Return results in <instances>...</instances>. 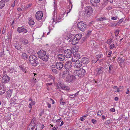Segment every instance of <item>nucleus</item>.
<instances>
[{
    "mask_svg": "<svg viewBox=\"0 0 130 130\" xmlns=\"http://www.w3.org/2000/svg\"><path fill=\"white\" fill-rule=\"evenodd\" d=\"M75 66L77 68H79L81 67L82 64V63L80 61L76 60L75 62Z\"/></svg>",
    "mask_w": 130,
    "mask_h": 130,
    "instance_id": "obj_18",
    "label": "nucleus"
},
{
    "mask_svg": "<svg viewBox=\"0 0 130 130\" xmlns=\"http://www.w3.org/2000/svg\"><path fill=\"white\" fill-rule=\"evenodd\" d=\"M75 78V76L72 75L70 76H68L66 77V81L68 82H70Z\"/></svg>",
    "mask_w": 130,
    "mask_h": 130,
    "instance_id": "obj_12",
    "label": "nucleus"
},
{
    "mask_svg": "<svg viewBox=\"0 0 130 130\" xmlns=\"http://www.w3.org/2000/svg\"><path fill=\"white\" fill-rule=\"evenodd\" d=\"M89 61L88 58L86 57H84L82 59V62L84 64H87Z\"/></svg>",
    "mask_w": 130,
    "mask_h": 130,
    "instance_id": "obj_15",
    "label": "nucleus"
},
{
    "mask_svg": "<svg viewBox=\"0 0 130 130\" xmlns=\"http://www.w3.org/2000/svg\"><path fill=\"white\" fill-rule=\"evenodd\" d=\"M21 56L25 60L27 59L28 57V56L25 53H22Z\"/></svg>",
    "mask_w": 130,
    "mask_h": 130,
    "instance_id": "obj_31",
    "label": "nucleus"
},
{
    "mask_svg": "<svg viewBox=\"0 0 130 130\" xmlns=\"http://www.w3.org/2000/svg\"><path fill=\"white\" fill-rule=\"evenodd\" d=\"M104 68L103 67L99 68L97 69V74L100 75L101 73H102L103 72Z\"/></svg>",
    "mask_w": 130,
    "mask_h": 130,
    "instance_id": "obj_20",
    "label": "nucleus"
},
{
    "mask_svg": "<svg viewBox=\"0 0 130 130\" xmlns=\"http://www.w3.org/2000/svg\"><path fill=\"white\" fill-rule=\"evenodd\" d=\"M72 54L71 50L70 49L66 50L64 52V56L67 58H69L72 57Z\"/></svg>",
    "mask_w": 130,
    "mask_h": 130,
    "instance_id": "obj_5",
    "label": "nucleus"
},
{
    "mask_svg": "<svg viewBox=\"0 0 130 130\" xmlns=\"http://www.w3.org/2000/svg\"><path fill=\"white\" fill-rule=\"evenodd\" d=\"M17 30L18 32H27V29H25L24 27L23 26L18 27L17 29Z\"/></svg>",
    "mask_w": 130,
    "mask_h": 130,
    "instance_id": "obj_13",
    "label": "nucleus"
},
{
    "mask_svg": "<svg viewBox=\"0 0 130 130\" xmlns=\"http://www.w3.org/2000/svg\"><path fill=\"white\" fill-rule=\"evenodd\" d=\"M13 90L12 89H10L6 92V94L7 97L10 98L12 94Z\"/></svg>",
    "mask_w": 130,
    "mask_h": 130,
    "instance_id": "obj_17",
    "label": "nucleus"
},
{
    "mask_svg": "<svg viewBox=\"0 0 130 130\" xmlns=\"http://www.w3.org/2000/svg\"><path fill=\"white\" fill-rule=\"evenodd\" d=\"M46 105L49 108H50L51 107V105L48 102H47Z\"/></svg>",
    "mask_w": 130,
    "mask_h": 130,
    "instance_id": "obj_49",
    "label": "nucleus"
},
{
    "mask_svg": "<svg viewBox=\"0 0 130 130\" xmlns=\"http://www.w3.org/2000/svg\"><path fill=\"white\" fill-rule=\"evenodd\" d=\"M49 58V55L48 54H46V52L45 53V54L41 58V59L43 61L47 62L48 60V59Z\"/></svg>",
    "mask_w": 130,
    "mask_h": 130,
    "instance_id": "obj_14",
    "label": "nucleus"
},
{
    "mask_svg": "<svg viewBox=\"0 0 130 130\" xmlns=\"http://www.w3.org/2000/svg\"><path fill=\"white\" fill-rule=\"evenodd\" d=\"M46 53V51L44 50H42L39 51L37 53L39 58L41 59Z\"/></svg>",
    "mask_w": 130,
    "mask_h": 130,
    "instance_id": "obj_11",
    "label": "nucleus"
},
{
    "mask_svg": "<svg viewBox=\"0 0 130 130\" xmlns=\"http://www.w3.org/2000/svg\"><path fill=\"white\" fill-rule=\"evenodd\" d=\"M106 20V18L105 17H103L102 18H100V21H103V20Z\"/></svg>",
    "mask_w": 130,
    "mask_h": 130,
    "instance_id": "obj_59",
    "label": "nucleus"
},
{
    "mask_svg": "<svg viewBox=\"0 0 130 130\" xmlns=\"http://www.w3.org/2000/svg\"><path fill=\"white\" fill-rule=\"evenodd\" d=\"M49 77H50V78L52 79L53 80V81L54 82V79H55L54 77L52 75H51V76H50Z\"/></svg>",
    "mask_w": 130,
    "mask_h": 130,
    "instance_id": "obj_57",
    "label": "nucleus"
},
{
    "mask_svg": "<svg viewBox=\"0 0 130 130\" xmlns=\"http://www.w3.org/2000/svg\"><path fill=\"white\" fill-rule=\"evenodd\" d=\"M79 41L78 40L75 38L74 37L72 40H71L72 44L73 45H76L78 43Z\"/></svg>",
    "mask_w": 130,
    "mask_h": 130,
    "instance_id": "obj_22",
    "label": "nucleus"
},
{
    "mask_svg": "<svg viewBox=\"0 0 130 130\" xmlns=\"http://www.w3.org/2000/svg\"><path fill=\"white\" fill-rule=\"evenodd\" d=\"M53 84V83H47L46 84V85L47 86H51Z\"/></svg>",
    "mask_w": 130,
    "mask_h": 130,
    "instance_id": "obj_51",
    "label": "nucleus"
},
{
    "mask_svg": "<svg viewBox=\"0 0 130 130\" xmlns=\"http://www.w3.org/2000/svg\"><path fill=\"white\" fill-rule=\"evenodd\" d=\"M29 24L31 25H33L34 24V22L33 20L31 19V18H29Z\"/></svg>",
    "mask_w": 130,
    "mask_h": 130,
    "instance_id": "obj_37",
    "label": "nucleus"
},
{
    "mask_svg": "<svg viewBox=\"0 0 130 130\" xmlns=\"http://www.w3.org/2000/svg\"><path fill=\"white\" fill-rule=\"evenodd\" d=\"M110 123V120H109L106 121L105 122V123L106 124H108Z\"/></svg>",
    "mask_w": 130,
    "mask_h": 130,
    "instance_id": "obj_48",
    "label": "nucleus"
},
{
    "mask_svg": "<svg viewBox=\"0 0 130 130\" xmlns=\"http://www.w3.org/2000/svg\"><path fill=\"white\" fill-rule=\"evenodd\" d=\"M118 18V17L117 16H116L115 17H112L111 18V19L112 20H116L117 18Z\"/></svg>",
    "mask_w": 130,
    "mask_h": 130,
    "instance_id": "obj_50",
    "label": "nucleus"
},
{
    "mask_svg": "<svg viewBox=\"0 0 130 130\" xmlns=\"http://www.w3.org/2000/svg\"><path fill=\"white\" fill-rule=\"evenodd\" d=\"M66 36L68 37V38H69L70 40L71 39H72H72L74 37V36L72 34H71L70 33L68 34Z\"/></svg>",
    "mask_w": 130,
    "mask_h": 130,
    "instance_id": "obj_33",
    "label": "nucleus"
},
{
    "mask_svg": "<svg viewBox=\"0 0 130 130\" xmlns=\"http://www.w3.org/2000/svg\"><path fill=\"white\" fill-rule=\"evenodd\" d=\"M52 71L54 73L56 74L58 73V71L55 69H52Z\"/></svg>",
    "mask_w": 130,
    "mask_h": 130,
    "instance_id": "obj_42",
    "label": "nucleus"
},
{
    "mask_svg": "<svg viewBox=\"0 0 130 130\" xmlns=\"http://www.w3.org/2000/svg\"><path fill=\"white\" fill-rule=\"evenodd\" d=\"M86 116H83L80 119V120L81 121H83L85 119L86 117Z\"/></svg>",
    "mask_w": 130,
    "mask_h": 130,
    "instance_id": "obj_44",
    "label": "nucleus"
},
{
    "mask_svg": "<svg viewBox=\"0 0 130 130\" xmlns=\"http://www.w3.org/2000/svg\"><path fill=\"white\" fill-rule=\"evenodd\" d=\"M57 56L58 59L61 61H63L65 59V57L62 54H58Z\"/></svg>",
    "mask_w": 130,
    "mask_h": 130,
    "instance_id": "obj_19",
    "label": "nucleus"
},
{
    "mask_svg": "<svg viewBox=\"0 0 130 130\" xmlns=\"http://www.w3.org/2000/svg\"><path fill=\"white\" fill-rule=\"evenodd\" d=\"M113 68V67L111 65H110L109 66V73H111V71Z\"/></svg>",
    "mask_w": 130,
    "mask_h": 130,
    "instance_id": "obj_43",
    "label": "nucleus"
},
{
    "mask_svg": "<svg viewBox=\"0 0 130 130\" xmlns=\"http://www.w3.org/2000/svg\"><path fill=\"white\" fill-rule=\"evenodd\" d=\"M80 58V55L78 54L75 53L71 59V61L73 62H74L76 60H77Z\"/></svg>",
    "mask_w": 130,
    "mask_h": 130,
    "instance_id": "obj_7",
    "label": "nucleus"
},
{
    "mask_svg": "<svg viewBox=\"0 0 130 130\" xmlns=\"http://www.w3.org/2000/svg\"><path fill=\"white\" fill-rule=\"evenodd\" d=\"M79 92V91H77L76 93L73 94L74 95V97H75L76 96H77L78 95Z\"/></svg>",
    "mask_w": 130,
    "mask_h": 130,
    "instance_id": "obj_56",
    "label": "nucleus"
},
{
    "mask_svg": "<svg viewBox=\"0 0 130 130\" xmlns=\"http://www.w3.org/2000/svg\"><path fill=\"white\" fill-rule=\"evenodd\" d=\"M69 96L70 97V98H74L75 97L73 94H70L69 95Z\"/></svg>",
    "mask_w": 130,
    "mask_h": 130,
    "instance_id": "obj_63",
    "label": "nucleus"
},
{
    "mask_svg": "<svg viewBox=\"0 0 130 130\" xmlns=\"http://www.w3.org/2000/svg\"><path fill=\"white\" fill-rule=\"evenodd\" d=\"M66 39L68 41V42H71V40L69 39V38H68V37L67 36H66Z\"/></svg>",
    "mask_w": 130,
    "mask_h": 130,
    "instance_id": "obj_53",
    "label": "nucleus"
},
{
    "mask_svg": "<svg viewBox=\"0 0 130 130\" xmlns=\"http://www.w3.org/2000/svg\"><path fill=\"white\" fill-rule=\"evenodd\" d=\"M91 33H87V34L86 35V37L87 38V37H89L90 36V35H91Z\"/></svg>",
    "mask_w": 130,
    "mask_h": 130,
    "instance_id": "obj_55",
    "label": "nucleus"
},
{
    "mask_svg": "<svg viewBox=\"0 0 130 130\" xmlns=\"http://www.w3.org/2000/svg\"><path fill=\"white\" fill-rule=\"evenodd\" d=\"M77 26L80 30L82 32H84L87 29L88 25L86 23H83L82 21L78 22Z\"/></svg>",
    "mask_w": 130,
    "mask_h": 130,
    "instance_id": "obj_3",
    "label": "nucleus"
},
{
    "mask_svg": "<svg viewBox=\"0 0 130 130\" xmlns=\"http://www.w3.org/2000/svg\"><path fill=\"white\" fill-rule=\"evenodd\" d=\"M43 16V12L41 11H38L36 14L35 17L36 19L38 21L41 20Z\"/></svg>",
    "mask_w": 130,
    "mask_h": 130,
    "instance_id": "obj_6",
    "label": "nucleus"
},
{
    "mask_svg": "<svg viewBox=\"0 0 130 130\" xmlns=\"http://www.w3.org/2000/svg\"><path fill=\"white\" fill-rule=\"evenodd\" d=\"M14 46L16 49L18 50H20L21 49L20 45L19 44H16L14 45Z\"/></svg>",
    "mask_w": 130,
    "mask_h": 130,
    "instance_id": "obj_32",
    "label": "nucleus"
},
{
    "mask_svg": "<svg viewBox=\"0 0 130 130\" xmlns=\"http://www.w3.org/2000/svg\"><path fill=\"white\" fill-rule=\"evenodd\" d=\"M22 43L24 45H26L29 43L28 40L26 39H22L21 40Z\"/></svg>",
    "mask_w": 130,
    "mask_h": 130,
    "instance_id": "obj_24",
    "label": "nucleus"
},
{
    "mask_svg": "<svg viewBox=\"0 0 130 130\" xmlns=\"http://www.w3.org/2000/svg\"><path fill=\"white\" fill-rule=\"evenodd\" d=\"M5 87L4 86L0 85V95L3 94L6 91Z\"/></svg>",
    "mask_w": 130,
    "mask_h": 130,
    "instance_id": "obj_16",
    "label": "nucleus"
},
{
    "mask_svg": "<svg viewBox=\"0 0 130 130\" xmlns=\"http://www.w3.org/2000/svg\"><path fill=\"white\" fill-rule=\"evenodd\" d=\"M112 39H110L108 40H108L107 41V43L108 44H109V43H111L112 42Z\"/></svg>",
    "mask_w": 130,
    "mask_h": 130,
    "instance_id": "obj_47",
    "label": "nucleus"
},
{
    "mask_svg": "<svg viewBox=\"0 0 130 130\" xmlns=\"http://www.w3.org/2000/svg\"><path fill=\"white\" fill-rule=\"evenodd\" d=\"M36 124L35 123V122H34V121L32 120L31 123L30 124L28 128L30 129V128L31 127H35Z\"/></svg>",
    "mask_w": 130,
    "mask_h": 130,
    "instance_id": "obj_27",
    "label": "nucleus"
},
{
    "mask_svg": "<svg viewBox=\"0 0 130 130\" xmlns=\"http://www.w3.org/2000/svg\"><path fill=\"white\" fill-rule=\"evenodd\" d=\"M60 104L61 105H64L66 103L63 100L62 97L60 99Z\"/></svg>",
    "mask_w": 130,
    "mask_h": 130,
    "instance_id": "obj_39",
    "label": "nucleus"
},
{
    "mask_svg": "<svg viewBox=\"0 0 130 130\" xmlns=\"http://www.w3.org/2000/svg\"><path fill=\"white\" fill-rule=\"evenodd\" d=\"M31 4L30 3L28 5H27L25 7H24V8L26 10L29 9L31 7Z\"/></svg>",
    "mask_w": 130,
    "mask_h": 130,
    "instance_id": "obj_40",
    "label": "nucleus"
},
{
    "mask_svg": "<svg viewBox=\"0 0 130 130\" xmlns=\"http://www.w3.org/2000/svg\"><path fill=\"white\" fill-rule=\"evenodd\" d=\"M44 113V110H42L40 112V116H41L43 115Z\"/></svg>",
    "mask_w": 130,
    "mask_h": 130,
    "instance_id": "obj_54",
    "label": "nucleus"
},
{
    "mask_svg": "<svg viewBox=\"0 0 130 130\" xmlns=\"http://www.w3.org/2000/svg\"><path fill=\"white\" fill-rule=\"evenodd\" d=\"M69 72L68 70L65 71L63 72L62 74V76L63 77H66L69 75Z\"/></svg>",
    "mask_w": 130,
    "mask_h": 130,
    "instance_id": "obj_30",
    "label": "nucleus"
},
{
    "mask_svg": "<svg viewBox=\"0 0 130 130\" xmlns=\"http://www.w3.org/2000/svg\"><path fill=\"white\" fill-rule=\"evenodd\" d=\"M119 89L120 90V91L123 89V87L122 86H120L119 87Z\"/></svg>",
    "mask_w": 130,
    "mask_h": 130,
    "instance_id": "obj_58",
    "label": "nucleus"
},
{
    "mask_svg": "<svg viewBox=\"0 0 130 130\" xmlns=\"http://www.w3.org/2000/svg\"><path fill=\"white\" fill-rule=\"evenodd\" d=\"M72 66V62L70 61H67L66 63L64 65L65 68L66 70H68L70 69Z\"/></svg>",
    "mask_w": 130,
    "mask_h": 130,
    "instance_id": "obj_10",
    "label": "nucleus"
},
{
    "mask_svg": "<svg viewBox=\"0 0 130 130\" xmlns=\"http://www.w3.org/2000/svg\"><path fill=\"white\" fill-rule=\"evenodd\" d=\"M61 40L59 38L57 37L55 40V42L56 44H58L60 43Z\"/></svg>",
    "mask_w": 130,
    "mask_h": 130,
    "instance_id": "obj_34",
    "label": "nucleus"
},
{
    "mask_svg": "<svg viewBox=\"0 0 130 130\" xmlns=\"http://www.w3.org/2000/svg\"><path fill=\"white\" fill-rule=\"evenodd\" d=\"M85 12L87 17L90 16L93 13V8L91 6H87L85 8Z\"/></svg>",
    "mask_w": 130,
    "mask_h": 130,
    "instance_id": "obj_4",
    "label": "nucleus"
},
{
    "mask_svg": "<svg viewBox=\"0 0 130 130\" xmlns=\"http://www.w3.org/2000/svg\"><path fill=\"white\" fill-rule=\"evenodd\" d=\"M59 85L62 89L64 90H66L67 89V87L65 85L64 83H59Z\"/></svg>",
    "mask_w": 130,
    "mask_h": 130,
    "instance_id": "obj_23",
    "label": "nucleus"
},
{
    "mask_svg": "<svg viewBox=\"0 0 130 130\" xmlns=\"http://www.w3.org/2000/svg\"><path fill=\"white\" fill-rule=\"evenodd\" d=\"M5 2L3 0L0 1V9H2L4 6Z\"/></svg>",
    "mask_w": 130,
    "mask_h": 130,
    "instance_id": "obj_29",
    "label": "nucleus"
},
{
    "mask_svg": "<svg viewBox=\"0 0 130 130\" xmlns=\"http://www.w3.org/2000/svg\"><path fill=\"white\" fill-rule=\"evenodd\" d=\"M103 112L102 111H99L98 113V116H100L101 115L102 112Z\"/></svg>",
    "mask_w": 130,
    "mask_h": 130,
    "instance_id": "obj_45",
    "label": "nucleus"
},
{
    "mask_svg": "<svg viewBox=\"0 0 130 130\" xmlns=\"http://www.w3.org/2000/svg\"><path fill=\"white\" fill-rule=\"evenodd\" d=\"M123 18L119 20V21L118 22H117V24H120L123 21Z\"/></svg>",
    "mask_w": 130,
    "mask_h": 130,
    "instance_id": "obj_41",
    "label": "nucleus"
},
{
    "mask_svg": "<svg viewBox=\"0 0 130 130\" xmlns=\"http://www.w3.org/2000/svg\"><path fill=\"white\" fill-rule=\"evenodd\" d=\"M10 80V78L6 75H4L2 79V82L4 83H7Z\"/></svg>",
    "mask_w": 130,
    "mask_h": 130,
    "instance_id": "obj_8",
    "label": "nucleus"
},
{
    "mask_svg": "<svg viewBox=\"0 0 130 130\" xmlns=\"http://www.w3.org/2000/svg\"><path fill=\"white\" fill-rule=\"evenodd\" d=\"M73 74L76 76H78L80 78L82 77L86 74V72L85 69L82 68H80L78 70H75Z\"/></svg>",
    "mask_w": 130,
    "mask_h": 130,
    "instance_id": "obj_1",
    "label": "nucleus"
},
{
    "mask_svg": "<svg viewBox=\"0 0 130 130\" xmlns=\"http://www.w3.org/2000/svg\"><path fill=\"white\" fill-rule=\"evenodd\" d=\"M58 127H54L52 129V130H57Z\"/></svg>",
    "mask_w": 130,
    "mask_h": 130,
    "instance_id": "obj_62",
    "label": "nucleus"
},
{
    "mask_svg": "<svg viewBox=\"0 0 130 130\" xmlns=\"http://www.w3.org/2000/svg\"><path fill=\"white\" fill-rule=\"evenodd\" d=\"M69 3L70 4V5H69V7H70V6L71 7V8H72V4L71 3V2L70 1H69Z\"/></svg>",
    "mask_w": 130,
    "mask_h": 130,
    "instance_id": "obj_60",
    "label": "nucleus"
},
{
    "mask_svg": "<svg viewBox=\"0 0 130 130\" xmlns=\"http://www.w3.org/2000/svg\"><path fill=\"white\" fill-rule=\"evenodd\" d=\"M114 44H113V45H111L110 46V48L113 49L114 48Z\"/></svg>",
    "mask_w": 130,
    "mask_h": 130,
    "instance_id": "obj_61",
    "label": "nucleus"
},
{
    "mask_svg": "<svg viewBox=\"0 0 130 130\" xmlns=\"http://www.w3.org/2000/svg\"><path fill=\"white\" fill-rule=\"evenodd\" d=\"M110 112H114L115 111V110L113 108H111L110 109Z\"/></svg>",
    "mask_w": 130,
    "mask_h": 130,
    "instance_id": "obj_52",
    "label": "nucleus"
},
{
    "mask_svg": "<svg viewBox=\"0 0 130 130\" xmlns=\"http://www.w3.org/2000/svg\"><path fill=\"white\" fill-rule=\"evenodd\" d=\"M29 60L31 64L34 67L37 66L39 63L38 58L35 55H30L29 57Z\"/></svg>",
    "mask_w": 130,
    "mask_h": 130,
    "instance_id": "obj_2",
    "label": "nucleus"
},
{
    "mask_svg": "<svg viewBox=\"0 0 130 130\" xmlns=\"http://www.w3.org/2000/svg\"><path fill=\"white\" fill-rule=\"evenodd\" d=\"M71 50L72 53H73V54H74V53H77L78 51L77 48L75 46L73 47Z\"/></svg>",
    "mask_w": 130,
    "mask_h": 130,
    "instance_id": "obj_28",
    "label": "nucleus"
},
{
    "mask_svg": "<svg viewBox=\"0 0 130 130\" xmlns=\"http://www.w3.org/2000/svg\"><path fill=\"white\" fill-rule=\"evenodd\" d=\"M74 37L75 38L79 41L82 37V35L80 33H79L76 35L75 36H74Z\"/></svg>",
    "mask_w": 130,
    "mask_h": 130,
    "instance_id": "obj_26",
    "label": "nucleus"
},
{
    "mask_svg": "<svg viewBox=\"0 0 130 130\" xmlns=\"http://www.w3.org/2000/svg\"><path fill=\"white\" fill-rule=\"evenodd\" d=\"M108 1L107 0H104L103 3H101L102 6L104 7L108 3Z\"/></svg>",
    "mask_w": 130,
    "mask_h": 130,
    "instance_id": "obj_35",
    "label": "nucleus"
},
{
    "mask_svg": "<svg viewBox=\"0 0 130 130\" xmlns=\"http://www.w3.org/2000/svg\"><path fill=\"white\" fill-rule=\"evenodd\" d=\"M64 65L63 62H57L56 63L55 67L57 69L60 70L63 68Z\"/></svg>",
    "mask_w": 130,
    "mask_h": 130,
    "instance_id": "obj_9",
    "label": "nucleus"
},
{
    "mask_svg": "<svg viewBox=\"0 0 130 130\" xmlns=\"http://www.w3.org/2000/svg\"><path fill=\"white\" fill-rule=\"evenodd\" d=\"M32 105H34L35 104V102L34 101H32L30 103Z\"/></svg>",
    "mask_w": 130,
    "mask_h": 130,
    "instance_id": "obj_64",
    "label": "nucleus"
},
{
    "mask_svg": "<svg viewBox=\"0 0 130 130\" xmlns=\"http://www.w3.org/2000/svg\"><path fill=\"white\" fill-rule=\"evenodd\" d=\"M90 1L92 5L96 6L97 5V4L99 2L100 0H90Z\"/></svg>",
    "mask_w": 130,
    "mask_h": 130,
    "instance_id": "obj_21",
    "label": "nucleus"
},
{
    "mask_svg": "<svg viewBox=\"0 0 130 130\" xmlns=\"http://www.w3.org/2000/svg\"><path fill=\"white\" fill-rule=\"evenodd\" d=\"M19 67L20 69H21V70H22L23 72H24L25 73H26L27 70L25 68L23 67L21 65H20Z\"/></svg>",
    "mask_w": 130,
    "mask_h": 130,
    "instance_id": "obj_36",
    "label": "nucleus"
},
{
    "mask_svg": "<svg viewBox=\"0 0 130 130\" xmlns=\"http://www.w3.org/2000/svg\"><path fill=\"white\" fill-rule=\"evenodd\" d=\"M113 88L115 89V92H120V90L119 89V88L116 86H115L113 87Z\"/></svg>",
    "mask_w": 130,
    "mask_h": 130,
    "instance_id": "obj_38",
    "label": "nucleus"
},
{
    "mask_svg": "<svg viewBox=\"0 0 130 130\" xmlns=\"http://www.w3.org/2000/svg\"><path fill=\"white\" fill-rule=\"evenodd\" d=\"M118 61L119 62V65L120 66H121L122 64L124 61V59L119 57L118 58Z\"/></svg>",
    "mask_w": 130,
    "mask_h": 130,
    "instance_id": "obj_25",
    "label": "nucleus"
},
{
    "mask_svg": "<svg viewBox=\"0 0 130 130\" xmlns=\"http://www.w3.org/2000/svg\"><path fill=\"white\" fill-rule=\"evenodd\" d=\"M92 122L94 124H96L97 123V121L96 120L94 119H92Z\"/></svg>",
    "mask_w": 130,
    "mask_h": 130,
    "instance_id": "obj_46",
    "label": "nucleus"
}]
</instances>
